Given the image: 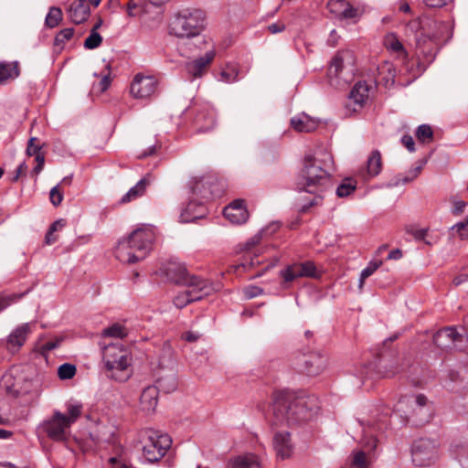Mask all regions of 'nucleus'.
<instances>
[{"label": "nucleus", "instance_id": "nucleus-1", "mask_svg": "<svg viewBox=\"0 0 468 468\" xmlns=\"http://www.w3.org/2000/svg\"><path fill=\"white\" fill-rule=\"evenodd\" d=\"M271 410L272 425L294 426L312 420L318 410V404L313 396L281 389L272 394Z\"/></svg>", "mask_w": 468, "mask_h": 468}, {"label": "nucleus", "instance_id": "nucleus-2", "mask_svg": "<svg viewBox=\"0 0 468 468\" xmlns=\"http://www.w3.org/2000/svg\"><path fill=\"white\" fill-rule=\"evenodd\" d=\"M333 164V158L328 153H320V156L306 154L303 159V166L296 182L299 192L314 194L311 201L303 205L301 210L307 211L313 206L318 205L323 197L321 193L330 182L329 168Z\"/></svg>", "mask_w": 468, "mask_h": 468}, {"label": "nucleus", "instance_id": "nucleus-3", "mask_svg": "<svg viewBox=\"0 0 468 468\" xmlns=\"http://www.w3.org/2000/svg\"><path fill=\"white\" fill-rule=\"evenodd\" d=\"M154 239V233L151 228H138L118 241L115 256L121 262L128 264L143 261L151 250Z\"/></svg>", "mask_w": 468, "mask_h": 468}, {"label": "nucleus", "instance_id": "nucleus-4", "mask_svg": "<svg viewBox=\"0 0 468 468\" xmlns=\"http://www.w3.org/2000/svg\"><path fill=\"white\" fill-rule=\"evenodd\" d=\"M82 412L80 403L67 405V414L55 410L53 416L41 424L40 428L47 436L55 441H63L68 437L70 426L77 421Z\"/></svg>", "mask_w": 468, "mask_h": 468}, {"label": "nucleus", "instance_id": "nucleus-5", "mask_svg": "<svg viewBox=\"0 0 468 468\" xmlns=\"http://www.w3.org/2000/svg\"><path fill=\"white\" fill-rule=\"evenodd\" d=\"M205 14L199 9H184L175 15L170 22V33L177 37H194L205 27Z\"/></svg>", "mask_w": 468, "mask_h": 468}, {"label": "nucleus", "instance_id": "nucleus-6", "mask_svg": "<svg viewBox=\"0 0 468 468\" xmlns=\"http://www.w3.org/2000/svg\"><path fill=\"white\" fill-rule=\"evenodd\" d=\"M103 363L112 378L122 382L126 381L131 372V357L122 345L110 344L103 349Z\"/></svg>", "mask_w": 468, "mask_h": 468}, {"label": "nucleus", "instance_id": "nucleus-7", "mask_svg": "<svg viewBox=\"0 0 468 468\" xmlns=\"http://www.w3.org/2000/svg\"><path fill=\"white\" fill-rule=\"evenodd\" d=\"M426 26L430 29H436V32H425L424 28L416 34V48L419 56L423 58V63H431L439 49L441 30L445 27L442 22L428 21Z\"/></svg>", "mask_w": 468, "mask_h": 468}, {"label": "nucleus", "instance_id": "nucleus-8", "mask_svg": "<svg viewBox=\"0 0 468 468\" xmlns=\"http://www.w3.org/2000/svg\"><path fill=\"white\" fill-rule=\"evenodd\" d=\"M186 289L178 292L173 299L174 305L182 309L187 304L199 301L207 295H209L214 288L204 279H192V282L183 284Z\"/></svg>", "mask_w": 468, "mask_h": 468}, {"label": "nucleus", "instance_id": "nucleus-9", "mask_svg": "<svg viewBox=\"0 0 468 468\" xmlns=\"http://www.w3.org/2000/svg\"><path fill=\"white\" fill-rule=\"evenodd\" d=\"M191 193L201 199H210L221 197L223 186L213 176L192 177L188 182Z\"/></svg>", "mask_w": 468, "mask_h": 468}, {"label": "nucleus", "instance_id": "nucleus-10", "mask_svg": "<svg viewBox=\"0 0 468 468\" xmlns=\"http://www.w3.org/2000/svg\"><path fill=\"white\" fill-rule=\"evenodd\" d=\"M281 288L288 290L293 282L302 277H316V267L312 261L296 262L289 264L280 271Z\"/></svg>", "mask_w": 468, "mask_h": 468}, {"label": "nucleus", "instance_id": "nucleus-11", "mask_svg": "<svg viewBox=\"0 0 468 468\" xmlns=\"http://www.w3.org/2000/svg\"><path fill=\"white\" fill-rule=\"evenodd\" d=\"M172 440L167 434H153L143 446V456L147 463H155L162 459L171 447Z\"/></svg>", "mask_w": 468, "mask_h": 468}, {"label": "nucleus", "instance_id": "nucleus-12", "mask_svg": "<svg viewBox=\"0 0 468 468\" xmlns=\"http://www.w3.org/2000/svg\"><path fill=\"white\" fill-rule=\"evenodd\" d=\"M412 462L417 466H428L437 458V449L434 441L420 439L414 442L412 449Z\"/></svg>", "mask_w": 468, "mask_h": 468}, {"label": "nucleus", "instance_id": "nucleus-13", "mask_svg": "<svg viewBox=\"0 0 468 468\" xmlns=\"http://www.w3.org/2000/svg\"><path fill=\"white\" fill-rule=\"evenodd\" d=\"M426 404L427 398L422 394L406 395L397 402L395 410L409 420L421 414Z\"/></svg>", "mask_w": 468, "mask_h": 468}, {"label": "nucleus", "instance_id": "nucleus-14", "mask_svg": "<svg viewBox=\"0 0 468 468\" xmlns=\"http://www.w3.org/2000/svg\"><path fill=\"white\" fill-rule=\"evenodd\" d=\"M465 342L463 334L457 331L453 326L442 328L433 335V343L442 350L462 348Z\"/></svg>", "mask_w": 468, "mask_h": 468}, {"label": "nucleus", "instance_id": "nucleus-15", "mask_svg": "<svg viewBox=\"0 0 468 468\" xmlns=\"http://www.w3.org/2000/svg\"><path fill=\"white\" fill-rule=\"evenodd\" d=\"M157 89V80L152 75L137 73L131 83L130 92L135 99L145 100L153 96Z\"/></svg>", "mask_w": 468, "mask_h": 468}, {"label": "nucleus", "instance_id": "nucleus-16", "mask_svg": "<svg viewBox=\"0 0 468 468\" xmlns=\"http://www.w3.org/2000/svg\"><path fill=\"white\" fill-rule=\"evenodd\" d=\"M354 54L350 50L339 51L332 59L328 69L329 77L340 78L344 71L354 72Z\"/></svg>", "mask_w": 468, "mask_h": 468}, {"label": "nucleus", "instance_id": "nucleus-17", "mask_svg": "<svg viewBox=\"0 0 468 468\" xmlns=\"http://www.w3.org/2000/svg\"><path fill=\"white\" fill-rule=\"evenodd\" d=\"M162 271L168 280L179 285L192 282V279H200L197 276L190 275L186 266L177 261H169L165 263Z\"/></svg>", "mask_w": 468, "mask_h": 468}, {"label": "nucleus", "instance_id": "nucleus-18", "mask_svg": "<svg viewBox=\"0 0 468 468\" xmlns=\"http://www.w3.org/2000/svg\"><path fill=\"white\" fill-rule=\"evenodd\" d=\"M298 367L307 376H317L326 367V358L317 354L303 356Z\"/></svg>", "mask_w": 468, "mask_h": 468}, {"label": "nucleus", "instance_id": "nucleus-19", "mask_svg": "<svg viewBox=\"0 0 468 468\" xmlns=\"http://www.w3.org/2000/svg\"><path fill=\"white\" fill-rule=\"evenodd\" d=\"M369 97V87L366 82H357L350 91L346 108L357 112L363 108Z\"/></svg>", "mask_w": 468, "mask_h": 468}, {"label": "nucleus", "instance_id": "nucleus-20", "mask_svg": "<svg viewBox=\"0 0 468 468\" xmlns=\"http://www.w3.org/2000/svg\"><path fill=\"white\" fill-rule=\"evenodd\" d=\"M215 51H207L203 56L197 58L196 59L189 61L186 64V72L194 79L202 77L207 69L209 64L215 58Z\"/></svg>", "mask_w": 468, "mask_h": 468}, {"label": "nucleus", "instance_id": "nucleus-21", "mask_svg": "<svg viewBox=\"0 0 468 468\" xmlns=\"http://www.w3.org/2000/svg\"><path fill=\"white\" fill-rule=\"evenodd\" d=\"M223 214L227 219L234 224H242L249 218L248 210L244 201L236 199L224 208Z\"/></svg>", "mask_w": 468, "mask_h": 468}, {"label": "nucleus", "instance_id": "nucleus-22", "mask_svg": "<svg viewBox=\"0 0 468 468\" xmlns=\"http://www.w3.org/2000/svg\"><path fill=\"white\" fill-rule=\"evenodd\" d=\"M273 446L277 456L281 459H288L293 452V444L288 431L276 432L273 437Z\"/></svg>", "mask_w": 468, "mask_h": 468}, {"label": "nucleus", "instance_id": "nucleus-23", "mask_svg": "<svg viewBox=\"0 0 468 468\" xmlns=\"http://www.w3.org/2000/svg\"><path fill=\"white\" fill-rule=\"evenodd\" d=\"M261 237L262 232L258 233L244 244L243 250L247 253L244 261L241 263V266L244 269H250L261 263V261L257 259L259 250L256 249V246L260 243Z\"/></svg>", "mask_w": 468, "mask_h": 468}, {"label": "nucleus", "instance_id": "nucleus-24", "mask_svg": "<svg viewBox=\"0 0 468 468\" xmlns=\"http://www.w3.org/2000/svg\"><path fill=\"white\" fill-rule=\"evenodd\" d=\"M68 15L73 23L80 24L90 16L89 5L84 0H74L69 5Z\"/></svg>", "mask_w": 468, "mask_h": 468}, {"label": "nucleus", "instance_id": "nucleus-25", "mask_svg": "<svg viewBox=\"0 0 468 468\" xmlns=\"http://www.w3.org/2000/svg\"><path fill=\"white\" fill-rule=\"evenodd\" d=\"M31 332V324L29 323L22 324L18 325L12 333L8 335L7 344L9 348L15 350L19 349L26 342L27 335Z\"/></svg>", "mask_w": 468, "mask_h": 468}, {"label": "nucleus", "instance_id": "nucleus-26", "mask_svg": "<svg viewBox=\"0 0 468 468\" xmlns=\"http://www.w3.org/2000/svg\"><path fill=\"white\" fill-rule=\"evenodd\" d=\"M291 126L299 133H311L318 126V121L302 112L291 119Z\"/></svg>", "mask_w": 468, "mask_h": 468}, {"label": "nucleus", "instance_id": "nucleus-27", "mask_svg": "<svg viewBox=\"0 0 468 468\" xmlns=\"http://www.w3.org/2000/svg\"><path fill=\"white\" fill-rule=\"evenodd\" d=\"M227 468H261V463L255 454L246 453L229 459Z\"/></svg>", "mask_w": 468, "mask_h": 468}, {"label": "nucleus", "instance_id": "nucleus-28", "mask_svg": "<svg viewBox=\"0 0 468 468\" xmlns=\"http://www.w3.org/2000/svg\"><path fill=\"white\" fill-rule=\"evenodd\" d=\"M206 208L201 201L191 200L180 215L182 222H191L204 217Z\"/></svg>", "mask_w": 468, "mask_h": 468}, {"label": "nucleus", "instance_id": "nucleus-29", "mask_svg": "<svg viewBox=\"0 0 468 468\" xmlns=\"http://www.w3.org/2000/svg\"><path fill=\"white\" fill-rule=\"evenodd\" d=\"M450 452L463 468H468V441L452 442Z\"/></svg>", "mask_w": 468, "mask_h": 468}, {"label": "nucleus", "instance_id": "nucleus-30", "mask_svg": "<svg viewBox=\"0 0 468 468\" xmlns=\"http://www.w3.org/2000/svg\"><path fill=\"white\" fill-rule=\"evenodd\" d=\"M158 388L148 386L145 388L140 398L142 409L145 411H154L157 406Z\"/></svg>", "mask_w": 468, "mask_h": 468}, {"label": "nucleus", "instance_id": "nucleus-31", "mask_svg": "<svg viewBox=\"0 0 468 468\" xmlns=\"http://www.w3.org/2000/svg\"><path fill=\"white\" fill-rule=\"evenodd\" d=\"M150 185V179L148 177H144L137 182L135 186L131 187L126 194H124L121 200V204H126L132 202L138 197L144 196L145 193L146 187Z\"/></svg>", "mask_w": 468, "mask_h": 468}, {"label": "nucleus", "instance_id": "nucleus-32", "mask_svg": "<svg viewBox=\"0 0 468 468\" xmlns=\"http://www.w3.org/2000/svg\"><path fill=\"white\" fill-rule=\"evenodd\" d=\"M383 43L388 50L396 53L398 58L402 61L407 58L408 53L396 34H387L384 37Z\"/></svg>", "mask_w": 468, "mask_h": 468}, {"label": "nucleus", "instance_id": "nucleus-33", "mask_svg": "<svg viewBox=\"0 0 468 468\" xmlns=\"http://www.w3.org/2000/svg\"><path fill=\"white\" fill-rule=\"evenodd\" d=\"M20 74L18 61L0 62V84L16 79Z\"/></svg>", "mask_w": 468, "mask_h": 468}, {"label": "nucleus", "instance_id": "nucleus-34", "mask_svg": "<svg viewBox=\"0 0 468 468\" xmlns=\"http://www.w3.org/2000/svg\"><path fill=\"white\" fill-rule=\"evenodd\" d=\"M382 169L381 154L378 150H375L369 155L367 162V176L364 179H368L377 176Z\"/></svg>", "mask_w": 468, "mask_h": 468}, {"label": "nucleus", "instance_id": "nucleus-35", "mask_svg": "<svg viewBox=\"0 0 468 468\" xmlns=\"http://www.w3.org/2000/svg\"><path fill=\"white\" fill-rule=\"evenodd\" d=\"M154 386L158 388L159 392L170 393L176 389L177 382L174 375H169L158 378Z\"/></svg>", "mask_w": 468, "mask_h": 468}, {"label": "nucleus", "instance_id": "nucleus-36", "mask_svg": "<svg viewBox=\"0 0 468 468\" xmlns=\"http://www.w3.org/2000/svg\"><path fill=\"white\" fill-rule=\"evenodd\" d=\"M126 327L119 323H115L103 329L101 335L104 337L123 338L127 335Z\"/></svg>", "mask_w": 468, "mask_h": 468}, {"label": "nucleus", "instance_id": "nucleus-37", "mask_svg": "<svg viewBox=\"0 0 468 468\" xmlns=\"http://www.w3.org/2000/svg\"><path fill=\"white\" fill-rule=\"evenodd\" d=\"M63 14L59 7L52 6L46 16L45 24L49 28L56 27L62 20Z\"/></svg>", "mask_w": 468, "mask_h": 468}, {"label": "nucleus", "instance_id": "nucleus-38", "mask_svg": "<svg viewBox=\"0 0 468 468\" xmlns=\"http://www.w3.org/2000/svg\"><path fill=\"white\" fill-rule=\"evenodd\" d=\"M356 188V183L352 178H346L336 188V195L339 197H348Z\"/></svg>", "mask_w": 468, "mask_h": 468}, {"label": "nucleus", "instance_id": "nucleus-39", "mask_svg": "<svg viewBox=\"0 0 468 468\" xmlns=\"http://www.w3.org/2000/svg\"><path fill=\"white\" fill-rule=\"evenodd\" d=\"M382 265V261H370L366 268H364L360 273L359 277V287L362 288L365 282V280L371 276L380 266Z\"/></svg>", "mask_w": 468, "mask_h": 468}, {"label": "nucleus", "instance_id": "nucleus-40", "mask_svg": "<svg viewBox=\"0 0 468 468\" xmlns=\"http://www.w3.org/2000/svg\"><path fill=\"white\" fill-rule=\"evenodd\" d=\"M416 137L421 143H430L433 139V131L428 124H421L417 128Z\"/></svg>", "mask_w": 468, "mask_h": 468}, {"label": "nucleus", "instance_id": "nucleus-41", "mask_svg": "<svg viewBox=\"0 0 468 468\" xmlns=\"http://www.w3.org/2000/svg\"><path fill=\"white\" fill-rule=\"evenodd\" d=\"M25 293H11L6 294L5 292H0V313L4 311L5 308L10 306L12 303L19 301Z\"/></svg>", "mask_w": 468, "mask_h": 468}, {"label": "nucleus", "instance_id": "nucleus-42", "mask_svg": "<svg viewBox=\"0 0 468 468\" xmlns=\"http://www.w3.org/2000/svg\"><path fill=\"white\" fill-rule=\"evenodd\" d=\"M367 462L363 451H357L351 455L350 468H367Z\"/></svg>", "mask_w": 468, "mask_h": 468}, {"label": "nucleus", "instance_id": "nucleus-43", "mask_svg": "<svg viewBox=\"0 0 468 468\" xmlns=\"http://www.w3.org/2000/svg\"><path fill=\"white\" fill-rule=\"evenodd\" d=\"M101 42V36L97 31L91 30L90 36L84 41V48L86 49H94L98 48Z\"/></svg>", "mask_w": 468, "mask_h": 468}, {"label": "nucleus", "instance_id": "nucleus-44", "mask_svg": "<svg viewBox=\"0 0 468 468\" xmlns=\"http://www.w3.org/2000/svg\"><path fill=\"white\" fill-rule=\"evenodd\" d=\"M378 441L375 434L371 433L369 431H364L361 443L365 449L367 451H374L377 448Z\"/></svg>", "mask_w": 468, "mask_h": 468}, {"label": "nucleus", "instance_id": "nucleus-45", "mask_svg": "<svg viewBox=\"0 0 468 468\" xmlns=\"http://www.w3.org/2000/svg\"><path fill=\"white\" fill-rule=\"evenodd\" d=\"M451 229L461 239H468V217L463 221L453 225Z\"/></svg>", "mask_w": 468, "mask_h": 468}, {"label": "nucleus", "instance_id": "nucleus-46", "mask_svg": "<svg viewBox=\"0 0 468 468\" xmlns=\"http://www.w3.org/2000/svg\"><path fill=\"white\" fill-rule=\"evenodd\" d=\"M76 374V367L72 364L65 363L58 369V375L60 379H70Z\"/></svg>", "mask_w": 468, "mask_h": 468}, {"label": "nucleus", "instance_id": "nucleus-47", "mask_svg": "<svg viewBox=\"0 0 468 468\" xmlns=\"http://www.w3.org/2000/svg\"><path fill=\"white\" fill-rule=\"evenodd\" d=\"M74 29L71 27L60 30L55 37L54 43L56 46H63L67 41L72 38Z\"/></svg>", "mask_w": 468, "mask_h": 468}, {"label": "nucleus", "instance_id": "nucleus-48", "mask_svg": "<svg viewBox=\"0 0 468 468\" xmlns=\"http://www.w3.org/2000/svg\"><path fill=\"white\" fill-rule=\"evenodd\" d=\"M349 2L346 0H330L327 4V6L331 13L338 16L342 10H345L346 5Z\"/></svg>", "mask_w": 468, "mask_h": 468}, {"label": "nucleus", "instance_id": "nucleus-49", "mask_svg": "<svg viewBox=\"0 0 468 468\" xmlns=\"http://www.w3.org/2000/svg\"><path fill=\"white\" fill-rule=\"evenodd\" d=\"M37 141L36 137H31L28 141L27 147V154L29 156H35L37 158V155H44V154L41 152L42 146L40 144H36L35 142Z\"/></svg>", "mask_w": 468, "mask_h": 468}, {"label": "nucleus", "instance_id": "nucleus-50", "mask_svg": "<svg viewBox=\"0 0 468 468\" xmlns=\"http://www.w3.org/2000/svg\"><path fill=\"white\" fill-rule=\"evenodd\" d=\"M49 200L53 206L58 207L63 200V194L59 190V186H55L51 188L49 193Z\"/></svg>", "mask_w": 468, "mask_h": 468}, {"label": "nucleus", "instance_id": "nucleus-51", "mask_svg": "<svg viewBox=\"0 0 468 468\" xmlns=\"http://www.w3.org/2000/svg\"><path fill=\"white\" fill-rule=\"evenodd\" d=\"M238 72L236 71L235 68L223 69L220 73V80L231 83L237 80Z\"/></svg>", "mask_w": 468, "mask_h": 468}, {"label": "nucleus", "instance_id": "nucleus-52", "mask_svg": "<svg viewBox=\"0 0 468 468\" xmlns=\"http://www.w3.org/2000/svg\"><path fill=\"white\" fill-rule=\"evenodd\" d=\"M346 19H354L358 17V10L355 8L350 3L346 5L345 10L338 16Z\"/></svg>", "mask_w": 468, "mask_h": 468}, {"label": "nucleus", "instance_id": "nucleus-53", "mask_svg": "<svg viewBox=\"0 0 468 468\" xmlns=\"http://www.w3.org/2000/svg\"><path fill=\"white\" fill-rule=\"evenodd\" d=\"M243 292L247 299H251L261 295L263 293V289L256 285H249L244 288Z\"/></svg>", "mask_w": 468, "mask_h": 468}, {"label": "nucleus", "instance_id": "nucleus-54", "mask_svg": "<svg viewBox=\"0 0 468 468\" xmlns=\"http://www.w3.org/2000/svg\"><path fill=\"white\" fill-rule=\"evenodd\" d=\"M466 207V202L463 200L452 199V213L455 216L461 215Z\"/></svg>", "mask_w": 468, "mask_h": 468}, {"label": "nucleus", "instance_id": "nucleus-55", "mask_svg": "<svg viewBox=\"0 0 468 468\" xmlns=\"http://www.w3.org/2000/svg\"><path fill=\"white\" fill-rule=\"evenodd\" d=\"M267 29L271 34L282 32L285 29V24L282 21H277L267 27Z\"/></svg>", "mask_w": 468, "mask_h": 468}, {"label": "nucleus", "instance_id": "nucleus-56", "mask_svg": "<svg viewBox=\"0 0 468 468\" xmlns=\"http://www.w3.org/2000/svg\"><path fill=\"white\" fill-rule=\"evenodd\" d=\"M401 143L410 153L415 152V143L411 135H404L401 138Z\"/></svg>", "mask_w": 468, "mask_h": 468}, {"label": "nucleus", "instance_id": "nucleus-57", "mask_svg": "<svg viewBox=\"0 0 468 468\" xmlns=\"http://www.w3.org/2000/svg\"><path fill=\"white\" fill-rule=\"evenodd\" d=\"M160 146L157 144L150 145L146 149L143 150L141 153L138 154L137 157L139 159L146 158L148 156H151L156 153L157 148Z\"/></svg>", "mask_w": 468, "mask_h": 468}, {"label": "nucleus", "instance_id": "nucleus-58", "mask_svg": "<svg viewBox=\"0 0 468 468\" xmlns=\"http://www.w3.org/2000/svg\"><path fill=\"white\" fill-rule=\"evenodd\" d=\"M420 171H421V166H416L413 169L410 170L409 173H408V176H406L402 179V183L403 184H407V183L412 181L413 179H415L419 176Z\"/></svg>", "mask_w": 468, "mask_h": 468}, {"label": "nucleus", "instance_id": "nucleus-59", "mask_svg": "<svg viewBox=\"0 0 468 468\" xmlns=\"http://www.w3.org/2000/svg\"><path fill=\"white\" fill-rule=\"evenodd\" d=\"M425 5L430 7H442L452 0H423Z\"/></svg>", "mask_w": 468, "mask_h": 468}, {"label": "nucleus", "instance_id": "nucleus-60", "mask_svg": "<svg viewBox=\"0 0 468 468\" xmlns=\"http://www.w3.org/2000/svg\"><path fill=\"white\" fill-rule=\"evenodd\" d=\"M37 165L32 169V174H34L36 176L43 170L44 164H45V155H37V158H36Z\"/></svg>", "mask_w": 468, "mask_h": 468}, {"label": "nucleus", "instance_id": "nucleus-61", "mask_svg": "<svg viewBox=\"0 0 468 468\" xmlns=\"http://www.w3.org/2000/svg\"><path fill=\"white\" fill-rule=\"evenodd\" d=\"M27 166L26 165L25 162H22L16 168V174L14 175V176L12 177V181L13 182H16L19 179V177L23 175H25L26 173V170H27Z\"/></svg>", "mask_w": 468, "mask_h": 468}, {"label": "nucleus", "instance_id": "nucleus-62", "mask_svg": "<svg viewBox=\"0 0 468 468\" xmlns=\"http://www.w3.org/2000/svg\"><path fill=\"white\" fill-rule=\"evenodd\" d=\"M66 226V221L65 219H58L56 221H54L50 227H49V230H51V232H57L58 230H61L64 227Z\"/></svg>", "mask_w": 468, "mask_h": 468}, {"label": "nucleus", "instance_id": "nucleus-63", "mask_svg": "<svg viewBox=\"0 0 468 468\" xmlns=\"http://www.w3.org/2000/svg\"><path fill=\"white\" fill-rule=\"evenodd\" d=\"M214 124H215L214 114L212 112H210L207 115V123L206 125L200 126L199 131L200 132H207L213 128Z\"/></svg>", "mask_w": 468, "mask_h": 468}, {"label": "nucleus", "instance_id": "nucleus-64", "mask_svg": "<svg viewBox=\"0 0 468 468\" xmlns=\"http://www.w3.org/2000/svg\"><path fill=\"white\" fill-rule=\"evenodd\" d=\"M58 240V236L55 235L54 232H51V230H48L46 236H45V243L47 245H51L55 243Z\"/></svg>", "mask_w": 468, "mask_h": 468}]
</instances>
